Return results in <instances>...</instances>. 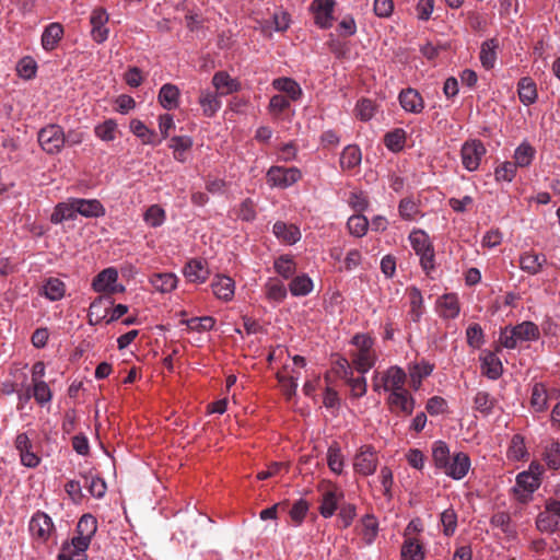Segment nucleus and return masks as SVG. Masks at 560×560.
<instances>
[{"mask_svg":"<svg viewBox=\"0 0 560 560\" xmlns=\"http://www.w3.org/2000/svg\"><path fill=\"white\" fill-rule=\"evenodd\" d=\"M54 529L52 520L46 513L38 511L31 517L28 530L36 541L46 542Z\"/></svg>","mask_w":560,"mask_h":560,"instance_id":"8","label":"nucleus"},{"mask_svg":"<svg viewBox=\"0 0 560 560\" xmlns=\"http://www.w3.org/2000/svg\"><path fill=\"white\" fill-rule=\"evenodd\" d=\"M462 162L464 167L469 171H476L482 156L486 154V148L480 140L466 141L462 147Z\"/></svg>","mask_w":560,"mask_h":560,"instance_id":"10","label":"nucleus"},{"mask_svg":"<svg viewBox=\"0 0 560 560\" xmlns=\"http://www.w3.org/2000/svg\"><path fill=\"white\" fill-rule=\"evenodd\" d=\"M547 264L546 255L534 250H526L518 258L520 269L529 276L540 273Z\"/></svg>","mask_w":560,"mask_h":560,"instance_id":"17","label":"nucleus"},{"mask_svg":"<svg viewBox=\"0 0 560 560\" xmlns=\"http://www.w3.org/2000/svg\"><path fill=\"white\" fill-rule=\"evenodd\" d=\"M342 378L346 380L347 384L351 389V396L354 398L363 397L368 390L366 378L362 374L360 377H353L352 371H345V376Z\"/></svg>","mask_w":560,"mask_h":560,"instance_id":"47","label":"nucleus"},{"mask_svg":"<svg viewBox=\"0 0 560 560\" xmlns=\"http://www.w3.org/2000/svg\"><path fill=\"white\" fill-rule=\"evenodd\" d=\"M212 84L220 95H229L241 90V83L225 71L215 72Z\"/></svg>","mask_w":560,"mask_h":560,"instance_id":"22","label":"nucleus"},{"mask_svg":"<svg viewBox=\"0 0 560 560\" xmlns=\"http://www.w3.org/2000/svg\"><path fill=\"white\" fill-rule=\"evenodd\" d=\"M378 466V456L372 445H362L353 458V469L362 476L373 475Z\"/></svg>","mask_w":560,"mask_h":560,"instance_id":"4","label":"nucleus"},{"mask_svg":"<svg viewBox=\"0 0 560 560\" xmlns=\"http://www.w3.org/2000/svg\"><path fill=\"white\" fill-rule=\"evenodd\" d=\"M165 220H166V212L159 205L150 206L143 213V221L150 228H159L164 224Z\"/></svg>","mask_w":560,"mask_h":560,"instance_id":"52","label":"nucleus"},{"mask_svg":"<svg viewBox=\"0 0 560 560\" xmlns=\"http://www.w3.org/2000/svg\"><path fill=\"white\" fill-rule=\"evenodd\" d=\"M362 153L358 145H347L340 154V167L342 170H352L361 164Z\"/></svg>","mask_w":560,"mask_h":560,"instance_id":"37","label":"nucleus"},{"mask_svg":"<svg viewBox=\"0 0 560 560\" xmlns=\"http://www.w3.org/2000/svg\"><path fill=\"white\" fill-rule=\"evenodd\" d=\"M77 218V210L74 198H69L67 201L56 205L51 213L50 221L54 224L62 223L63 221L74 220Z\"/></svg>","mask_w":560,"mask_h":560,"instance_id":"31","label":"nucleus"},{"mask_svg":"<svg viewBox=\"0 0 560 560\" xmlns=\"http://www.w3.org/2000/svg\"><path fill=\"white\" fill-rule=\"evenodd\" d=\"M516 165L513 162H504L499 165L494 171V176L498 182L511 183L516 175Z\"/></svg>","mask_w":560,"mask_h":560,"instance_id":"64","label":"nucleus"},{"mask_svg":"<svg viewBox=\"0 0 560 560\" xmlns=\"http://www.w3.org/2000/svg\"><path fill=\"white\" fill-rule=\"evenodd\" d=\"M184 276L190 282L203 283L209 276L206 264L200 259H191L184 267Z\"/></svg>","mask_w":560,"mask_h":560,"instance_id":"28","label":"nucleus"},{"mask_svg":"<svg viewBox=\"0 0 560 560\" xmlns=\"http://www.w3.org/2000/svg\"><path fill=\"white\" fill-rule=\"evenodd\" d=\"M38 142L48 154H57L66 144V135L58 125H48L38 132Z\"/></svg>","mask_w":560,"mask_h":560,"instance_id":"3","label":"nucleus"},{"mask_svg":"<svg viewBox=\"0 0 560 560\" xmlns=\"http://www.w3.org/2000/svg\"><path fill=\"white\" fill-rule=\"evenodd\" d=\"M194 144L192 139L189 136H174L171 138L168 148L173 151V158L185 163L187 161V152Z\"/></svg>","mask_w":560,"mask_h":560,"instance_id":"29","label":"nucleus"},{"mask_svg":"<svg viewBox=\"0 0 560 560\" xmlns=\"http://www.w3.org/2000/svg\"><path fill=\"white\" fill-rule=\"evenodd\" d=\"M266 298L275 303H281L287 298V289L278 279L270 278L264 285Z\"/></svg>","mask_w":560,"mask_h":560,"instance_id":"39","label":"nucleus"},{"mask_svg":"<svg viewBox=\"0 0 560 560\" xmlns=\"http://www.w3.org/2000/svg\"><path fill=\"white\" fill-rule=\"evenodd\" d=\"M542 459L547 467L552 470L560 468V443L552 441L545 446Z\"/></svg>","mask_w":560,"mask_h":560,"instance_id":"51","label":"nucleus"},{"mask_svg":"<svg viewBox=\"0 0 560 560\" xmlns=\"http://www.w3.org/2000/svg\"><path fill=\"white\" fill-rule=\"evenodd\" d=\"M401 560H424L423 547L418 539H405L401 547Z\"/></svg>","mask_w":560,"mask_h":560,"instance_id":"41","label":"nucleus"},{"mask_svg":"<svg viewBox=\"0 0 560 560\" xmlns=\"http://www.w3.org/2000/svg\"><path fill=\"white\" fill-rule=\"evenodd\" d=\"M441 523L445 536H452L457 527V514L454 509L450 508L441 513Z\"/></svg>","mask_w":560,"mask_h":560,"instance_id":"61","label":"nucleus"},{"mask_svg":"<svg viewBox=\"0 0 560 560\" xmlns=\"http://www.w3.org/2000/svg\"><path fill=\"white\" fill-rule=\"evenodd\" d=\"M409 300H410V312L409 315L411 317V320L417 323L420 320L422 314H423V298L421 294V291L412 287L409 290Z\"/></svg>","mask_w":560,"mask_h":560,"instance_id":"53","label":"nucleus"},{"mask_svg":"<svg viewBox=\"0 0 560 560\" xmlns=\"http://www.w3.org/2000/svg\"><path fill=\"white\" fill-rule=\"evenodd\" d=\"M220 94L209 90H202L199 95V105L206 117H213L221 108Z\"/></svg>","mask_w":560,"mask_h":560,"instance_id":"27","label":"nucleus"},{"mask_svg":"<svg viewBox=\"0 0 560 560\" xmlns=\"http://www.w3.org/2000/svg\"><path fill=\"white\" fill-rule=\"evenodd\" d=\"M436 312L443 319H454L459 315L460 305L456 293H445L436 300Z\"/></svg>","mask_w":560,"mask_h":560,"instance_id":"18","label":"nucleus"},{"mask_svg":"<svg viewBox=\"0 0 560 560\" xmlns=\"http://www.w3.org/2000/svg\"><path fill=\"white\" fill-rule=\"evenodd\" d=\"M518 97L525 105H530L537 100L536 84L529 78H523L518 82Z\"/></svg>","mask_w":560,"mask_h":560,"instance_id":"48","label":"nucleus"},{"mask_svg":"<svg viewBox=\"0 0 560 560\" xmlns=\"http://www.w3.org/2000/svg\"><path fill=\"white\" fill-rule=\"evenodd\" d=\"M272 88L288 95V98L295 102L301 98L303 92L300 84L288 77L277 78L272 81Z\"/></svg>","mask_w":560,"mask_h":560,"instance_id":"30","label":"nucleus"},{"mask_svg":"<svg viewBox=\"0 0 560 560\" xmlns=\"http://www.w3.org/2000/svg\"><path fill=\"white\" fill-rule=\"evenodd\" d=\"M536 154L535 148L527 141H523L514 151V164L517 167H527L532 164Z\"/></svg>","mask_w":560,"mask_h":560,"instance_id":"38","label":"nucleus"},{"mask_svg":"<svg viewBox=\"0 0 560 560\" xmlns=\"http://www.w3.org/2000/svg\"><path fill=\"white\" fill-rule=\"evenodd\" d=\"M293 296H305L313 290V281L307 275L298 276L289 284Z\"/></svg>","mask_w":560,"mask_h":560,"instance_id":"50","label":"nucleus"},{"mask_svg":"<svg viewBox=\"0 0 560 560\" xmlns=\"http://www.w3.org/2000/svg\"><path fill=\"white\" fill-rule=\"evenodd\" d=\"M514 335L521 341H535L539 338L538 326L533 322H523L516 326H513Z\"/></svg>","mask_w":560,"mask_h":560,"instance_id":"45","label":"nucleus"},{"mask_svg":"<svg viewBox=\"0 0 560 560\" xmlns=\"http://www.w3.org/2000/svg\"><path fill=\"white\" fill-rule=\"evenodd\" d=\"M327 464L329 469L340 475L343 471V456L337 444L330 445L327 451Z\"/></svg>","mask_w":560,"mask_h":560,"instance_id":"59","label":"nucleus"},{"mask_svg":"<svg viewBox=\"0 0 560 560\" xmlns=\"http://www.w3.org/2000/svg\"><path fill=\"white\" fill-rule=\"evenodd\" d=\"M481 370L490 380H498L503 372L500 359L491 351H483L480 355Z\"/></svg>","mask_w":560,"mask_h":560,"instance_id":"24","label":"nucleus"},{"mask_svg":"<svg viewBox=\"0 0 560 560\" xmlns=\"http://www.w3.org/2000/svg\"><path fill=\"white\" fill-rule=\"evenodd\" d=\"M213 294L224 302L232 301L234 298L235 282L228 276L218 275L211 283Z\"/></svg>","mask_w":560,"mask_h":560,"instance_id":"20","label":"nucleus"},{"mask_svg":"<svg viewBox=\"0 0 560 560\" xmlns=\"http://www.w3.org/2000/svg\"><path fill=\"white\" fill-rule=\"evenodd\" d=\"M179 89L172 83H165L160 89L158 100L161 106L166 110L176 109L179 106Z\"/></svg>","mask_w":560,"mask_h":560,"instance_id":"25","label":"nucleus"},{"mask_svg":"<svg viewBox=\"0 0 560 560\" xmlns=\"http://www.w3.org/2000/svg\"><path fill=\"white\" fill-rule=\"evenodd\" d=\"M369 220L363 214H353L347 221L349 233L355 237H363L369 230Z\"/></svg>","mask_w":560,"mask_h":560,"instance_id":"56","label":"nucleus"},{"mask_svg":"<svg viewBox=\"0 0 560 560\" xmlns=\"http://www.w3.org/2000/svg\"><path fill=\"white\" fill-rule=\"evenodd\" d=\"M151 285L161 293L172 292L177 287V277L171 272L154 273L149 279Z\"/></svg>","mask_w":560,"mask_h":560,"instance_id":"35","label":"nucleus"},{"mask_svg":"<svg viewBox=\"0 0 560 560\" xmlns=\"http://www.w3.org/2000/svg\"><path fill=\"white\" fill-rule=\"evenodd\" d=\"M398 100L400 106L407 113L420 114L424 108V101L421 94L412 88L401 90Z\"/></svg>","mask_w":560,"mask_h":560,"instance_id":"19","label":"nucleus"},{"mask_svg":"<svg viewBox=\"0 0 560 560\" xmlns=\"http://www.w3.org/2000/svg\"><path fill=\"white\" fill-rule=\"evenodd\" d=\"M470 458L464 452L454 453L442 471L454 480L463 479L470 469Z\"/></svg>","mask_w":560,"mask_h":560,"instance_id":"13","label":"nucleus"},{"mask_svg":"<svg viewBox=\"0 0 560 560\" xmlns=\"http://www.w3.org/2000/svg\"><path fill=\"white\" fill-rule=\"evenodd\" d=\"M406 138V131L401 128H396L385 135L384 143L389 151L399 152L405 147Z\"/></svg>","mask_w":560,"mask_h":560,"instance_id":"46","label":"nucleus"},{"mask_svg":"<svg viewBox=\"0 0 560 560\" xmlns=\"http://www.w3.org/2000/svg\"><path fill=\"white\" fill-rule=\"evenodd\" d=\"M273 267L276 272L284 279L291 278L296 271V265L289 255H282L276 259Z\"/></svg>","mask_w":560,"mask_h":560,"instance_id":"58","label":"nucleus"},{"mask_svg":"<svg viewBox=\"0 0 560 560\" xmlns=\"http://www.w3.org/2000/svg\"><path fill=\"white\" fill-rule=\"evenodd\" d=\"M272 231L278 240L288 244H295L301 238L299 228L293 224L279 221L273 224Z\"/></svg>","mask_w":560,"mask_h":560,"instance_id":"34","label":"nucleus"},{"mask_svg":"<svg viewBox=\"0 0 560 560\" xmlns=\"http://www.w3.org/2000/svg\"><path fill=\"white\" fill-rule=\"evenodd\" d=\"M118 272L115 268L109 267L101 271L93 280L92 287L95 292H106L109 294L121 293L125 291L122 284L117 283Z\"/></svg>","mask_w":560,"mask_h":560,"instance_id":"9","label":"nucleus"},{"mask_svg":"<svg viewBox=\"0 0 560 560\" xmlns=\"http://www.w3.org/2000/svg\"><path fill=\"white\" fill-rule=\"evenodd\" d=\"M302 173L298 167L271 166L267 174V183L271 187L288 188L298 183Z\"/></svg>","mask_w":560,"mask_h":560,"instance_id":"5","label":"nucleus"},{"mask_svg":"<svg viewBox=\"0 0 560 560\" xmlns=\"http://www.w3.org/2000/svg\"><path fill=\"white\" fill-rule=\"evenodd\" d=\"M130 131L141 140L143 144L156 145L161 143L154 130L148 128L140 119H131Z\"/></svg>","mask_w":560,"mask_h":560,"instance_id":"33","label":"nucleus"},{"mask_svg":"<svg viewBox=\"0 0 560 560\" xmlns=\"http://www.w3.org/2000/svg\"><path fill=\"white\" fill-rule=\"evenodd\" d=\"M406 372L401 368L394 365L384 372H375L372 377V387L376 393L382 390L389 392V394L399 393L406 389Z\"/></svg>","mask_w":560,"mask_h":560,"instance_id":"1","label":"nucleus"},{"mask_svg":"<svg viewBox=\"0 0 560 560\" xmlns=\"http://www.w3.org/2000/svg\"><path fill=\"white\" fill-rule=\"evenodd\" d=\"M357 516V508L352 503H343L338 513V522L340 523V527L347 528L349 527Z\"/></svg>","mask_w":560,"mask_h":560,"instance_id":"63","label":"nucleus"},{"mask_svg":"<svg viewBox=\"0 0 560 560\" xmlns=\"http://www.w3.org/2000/svg\"><path fill=\"white\" fill-rule=\"evenodd\" d=\"M448 445L444 441H435L432 445V459L436 469L442 470L451 458Z\"/></svg>","mask_w":560,"mask_h":560,"instance_id":"44","label":"nucleus"},{"mask_svg":"<svg viewBox=\"0 0 560 560\" xmlns=\"http://www.w3.org/2000/svg\"><path fill=\"white\" fill-rule=\"evenodd\" d=\"M530 406L536 412H542L548 408L547 388L542 383H535L533 385Z\"/></svg>","mask_w":560,"mask_h":560,"instance_id":"40","label":"nucleus"},{"mask_svg":"<svg viewBox=\"0 0 560 560\" xmlns=\"http://www.w3.org/2000/svg\"><path fill=\"white\" fill-rule=\"evenodd\" d=\"M495 399L485 390H479L474 397V409L487 417L493 412Z\"/></svg>","mask_w":560,"mask_h":560,"instance_id":"42","label":"nucleus"},{"mask_svg":"<svg viewBox=\"0 0 560 560\" xmlns=\"http://www.w3.org/2000/svg\"><path fill=\"white\" fill-rule=\"evenodd\" d=\"M528 455L524 438L521 434H515L511 439L506 456L511 460H521Z\"/></svg>","mask_w":560,"mask_h":560,"instance_id":"54","label":"nucleus"},{"mask_svg":"<svg viewBox=\"0 0 560 560\" xmlns=\"http://www.w3.org/2000/svg\"><path fill=\"white\" fill-rule=\"evenodd\" d=\"M182 324H185L190 330L201 332L211 330L215 325V319L211 316L192 317L182 320Z\"/></svg>","mask_w":560,"mask_h":560,"instance_id":"60","label":"nucleus"},{"mask_svg":"<svg viewBox=\"0 0 560 560\" xmlns=\"http://www.w3.org/2000/svg\"><path fill=\"white\" fill-rule=\"evenodd\" d=\"M33 396L37 404L44 406L52 398V393L46 382L33 383Z\"/></svg>","mask_w":560,"mask_h":560,"instance_id":"62","label":"nucleus"},{"mask_svg":"<svg viewBox=\"0 0 560 560\" xmlns=\"http://www.w3.org/2000/svg\"><path fill=\"white\" fill-rule=\"evenodd\" d=\"M90 544L89 540L74 536L62 545L58 560H86V549Z\"/></svg>","mask_w":560,"mask_h":560,"instance_id":"16","label":"nucleus"},{"mask_svg":"<svg viewBox=\"0 0 560 560\" xmlns=\"http://www.w3.org/2000/svg\"><path fill=\"white\" fill-rule=\"evenodd\" d=\"M498 48L499 40L497 38L487 39L481 44L479 59L485 69L490 70L494 67Z\"/></svg>","mask_w":560,"mask_h":560,"instance_id":"32","label":"nucleus"},{"mask_svg":"<svg viewBox=\"0 0 560 560\" xmlns=\"http://www.w3.org/2000/svg\"><path fill=\"white\" fill-rule=\"evenodd\" d=\"M77 214L85 218H100L105 214V208L97 199L74 198Z\"/></svg>","mask_w":560,"mask_h":560,"instance_id":"23","label":"nucleus"},{"mask_svg":"<svg viewBox=\"0 0 560 560\" xmlns=\"http://www.w3.org/2000/svg\"><path fill=\"white\" fill-rule=\"evenodd\" d=\"M540 486V478L533 471H522L516 476L513 491L518 500L526 501Z\"/></svg>","mask_w":560,"mask_h":560,"instance_id":"11","label":"nucleus"},{"mask_svg":"<svg viewBox=\"0 0 560 560\" xmlns=\"http://www.w3.org/2000/svg\"><path fill=\"white\" fill-rule=\"evenodd\" d=\"M412 249L420 258V265L425 275L435 269V254L429 235L422 230H413L409 234Z\"/></svg>","mask_w":560,"mask_h":560,"instance_id":"2","label":"nucleus"},{"mask_svg":"<svg viewBox=\"0 0 560 560\" xmlns=\"http://www.w3.org/2000/svg\"><path fill=\"white\" fill-rule=\"evenodd\" d=\"M343 491L336 485L328 483L322 487V498L319 504V513L324 518L331 517L343 499Z\"/></svg>","mask_w":560,"mask_h":560,"instance_id":"7","label":"nucleus"},{"mask_svg":"<svg viewBox=\"0 0 560 560\" xmlns=\"http://www.w3.org/2000/svg\"><path fill=\"white\" fill-rule=\"evenodd\" d=\"M388 405L405 416H410L415 409V398L407 389L399 393H392L387 399Z\"/></svg>","mask_w":560,"mask_h":560,"instance_id":"21","label":"nucleus"},{"mask_svg":"<svg viewBox=\"0 0 560 560\" xmlns=\"http://www.w3.org/2000/svg\"><path fill=\"white\" fill-rule=\"evenodd\" d=\"M97 521L91 514H84L78 522L77 535L78 537L84 538L91 542L92 537L96 533Z\"/></svg>","mask_w":560,"mask_h":560,"instance_id":"43","label":"nucleus"},{"mask_svg":"<svg viewBox=\"0 0 560 560\" xmlns=\"http://www.w3.org/2000/svg\"><path fill=\"white\" fill-rule=\"evenodd\" d=\"M44 295L50 301L61 300L66 292L65 283L57 278H49L43 287Z\"/></svg>","mask_w":560,"mask_h":560,"instance_id":"55","label":"nucleus"},{"mask_svg":"<svg viewBox=\"0 0 560 560\" xmlns=\"http://www.w3.org/2000/svg\"><path fill=\"white\" fill-rule=\"evenodd\" d=\"M109 20L108 13L102 7L95 8L90 15V23L92 25L91 36L94 42L102 44L109 35V30L106 24Z\"/></svg>","mask_w":560,"mask_h":560,"instance_id":"14","label":"nucleus"},{"mask_svg":"<svg viewBox=\"0 0 560 560\" xmlns=\"http://www.w3.org/2000/svg\"><path fill=\"white\" fill-rule=\"evenodd\" d=\"M19 452L21 464L28 468H35L40 463V457L33 451V444L27 433H19L14 441Z\"/></svg>","mask_w":560,"mask_h":560,"instance_id":"12","label":"nucleus"},{"mask_svg":"<svg viewBox=\"0 0 560 560\" xmlns=\"http://www.w3.org/2000/svg\"><path fill=\"white\" fill-rule=\"evenodd\" d=\"M335 4V0L312 1L311 10L314 13V21L318 27L326 30L332 26V13Z\"/></svg>","mask_w":560,"mask_h":560,"instance_id":"15","label":"nucleus"},{"mask_svg":"<svg viewBox=\"0 0 560 560\" xmlns=\"http://www.w3.org/2000/svg\"><path fill=\"white\" fill-rule=\"evenodd\" d=\"M63 28L59 23H50L45 27L42 34V46L45 50L49 51L56 48L59 40L62 38Z\"/></svg>","mask_w":560,"mask_h":560,"instance_id":"36","label":"nucleus"},{"mask_svg":"<svg viewBox=\"0 0 560 560\" xmlns=\"http://www.w3.org/2000/svg\"><path fill=\"white\" fill-rule=\"evenodd\" d=\"M377 354L375 350L354 351L351 354L352 368L361 374H366L376 363Z\"/></svg>","mask_w":560,"mask_h":560,"instance_id":"26","label":"nucleus"},{"mask_svg":"<svg viewBox=\"0 0 560 560\" xmlns=\"http://www.w3.org/2000/svg\"><path fill=\"white\" fill-rule=\"evenodd\" d=\"M540 532L553 533L560 528V501L549 500L536 520Z\"/></svg>","mask_w":560,"mask_h":560,"instance_id":"6","label":"nucleus"},{"mask_svg":"<svg viewBox=\"0 0 560 560\" xmlns=\"http://www.w3.org/2000/svg\"><path fill=\"white\" fill-rule=\"evenodd\" d=\"M362 530L361 535L366 545H372L378 533V523L376 518L366 514L361 518Z\"/></svg>","mask_w":560,"mask_h":560,"instance_id":"49","label":"nucleus"},{"mask_svg":"<svg viewBox=\"0 0 560 560\" xmlns=\"http://www.w3.org/2000/svg\"><path fill=\"white\" fill-rule=\"evenodd\" d=\"M95 136L102 141H113L117 135V122L114 119H106L94 128Z\"/></svg>","mask_w":560,"mask_h":560,"instance_id":"57","label":"nucleus"}]
</instances>
